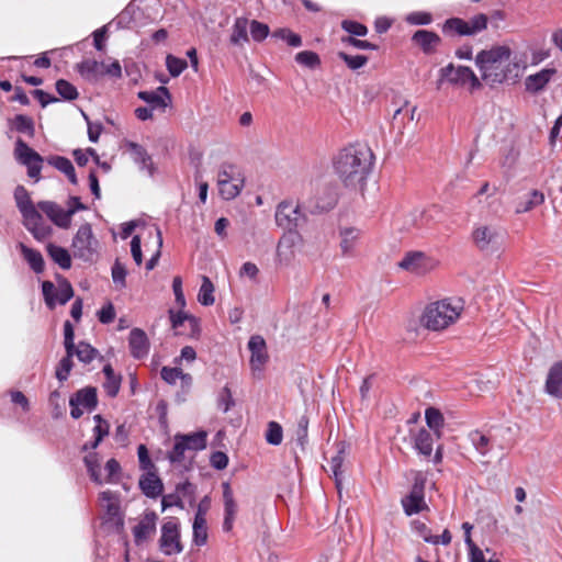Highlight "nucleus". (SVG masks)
Listing matches in <instances>:
<instances>
[{
	"label": "nucleus",
	"instance_id": "1",
	"mask_svg": "<svg viewBox=\"0 0 562 562\" xmlns=\"http://www.w3.org/2000/svg\"><path fill=\"white\" fill-rule=\"evenodd\" d=\"M13 198L19 212L22 215V224L37 241H44L53 234V228L45 225L44 212L49 221L59 228L67 229L71 225V217L59 204L54 201H38L35 205L31 199L30 192L22 184L15 187Z\"/></svg>",
	"mask_w": 562,
	"mask_h": 562
},
{
	"label": "nucleus",
	"instance_id": "2",
	"mask_svg": "<svg viewBox=\"0 0 562 562\" xmlns=\"http://www.w3.org/2000/svg\"><path fill=\"white\" fill-rule=\"evenodd\" d=\"M373 153L368 146L350 145L334 158L335 173L346 188L363 187L372 168Z\"/></svg>",
	"mask_w": 562,
	"mask_h": 562
},
{
	"label": "nucleus",
	"instance_id": "3",
	"mask_svg": "<svg viewBox=\"0 0 562 562\" xmlns=\"http://www.w3.org/2000/svg\"><path fill=\"white\" fill-rule=\"evenodd\" d=\"M510 55L507 46H495L476 55L475 64L487 85L493 87L518 78V65L510 61Z\"/></svg>",
	"mask_w": 562,
	"mask_h": 562
},
{
	"label": "nucleus",
	"instance_id": "4",
	"mask_svg": "<svg viewBox=\"0 0 562 562\" xmlns=\"http://www.w3.org/2000/svg\"><path fill=\"white\" fill-rule=\"evenodd\" d=\"M14 158L26 168L27 176L34 182H38L42 179L41 171L44 161L64 175L74 166L66 156L50 155L44 158L21 137H18L14 144Z\"/></svg>",
	"mask_w": 562,
	"mask_h": 562
},
{
	"label": "nucleus",
	"instance_id": "5",
	"mask_svg": "<svg viewBox=\"0 0 562 562\" xmlns=\"http://www.w3.org/2000/svg\"><path fill=\"white\" fill-rule=\"evenodd\" d=\"M276 224L285 231L283 239H286L291 245L302 241V236L299 229L307 223V216L302 211L301 204L293 205L291 201H281L276 209L274 213Z\"/></svg>",
	"mask_w": 562,
	"mask_h": 562
},
{
	"label": "nucleus",
	"instance_id": "6",
	"mask_svg": "<svg viewBox=\"0 0 562 562\" xmlns=\"http://www.w3.org/2000/svg\"><path fill=\"white\" fill-rule=\"evenodd\" d=\"M457 318V308L450 303V300H441L428 304L420 316V324L429 330H440L446 328Z\"/></svg>",
	"mask_w": 562,
	"mask_h": 562
},
{
	"label": "nucleus",
	"instance_id": "7",
	"mask_svg": "<svg viewBox=\"0 0 562 562\" xmlns=\"http://www.w3.org/2000/svg\"><path fill=\"white\" fill-rule=\"evenodd\" d=\"M58 288L49 280L41 282L42 295L48 310H54L57 305L67 304L75 295L74 288L68 279L60 273H55Z\"/></svg>",
	"mask_w": 562,
	"mask_h": 562
},
{
	"label": "nucleus",
	"instance_id": "8",
	"mask_svg": "<svg viewBox=\"0 0 562 562\" xmlns=\"http://www.w3.org/2000/svg\"><path fill=\"white\" fill-rule=\"evenodd\" d=\"M98 405V389L93 385L81 387L69 397L70 417L77 420L83 415L85 411L92 413Z\"/></svg>",
	"mask_w": 562,
	"mask_h": 562
},
{
	"label": "nucleus",
	"instance_id": "9",
	"mask_svg": "<svg viewBox=\"0 0 562 562\" xmlns=\"http://www.w3.org/2000/svg\"><path fill=\"white\" fill-rule=\"evenodd\" d=\"M425 485L426 479L420 474H417L414 477V482L408 494L402 497L401 504L406 516L411 517L417 515L427 508V504L425 502Z\"/></svg>",
	"mask_w": 562,
	"mask_h": 562
},
{
	"label": "nucleus",
	"instance_id": "10",
	"mask_svg": "<svg viewBox=\"0 0 562 562\" xmlns=\"http://www.w3.org/2000/svg\"><path fill=\"white\" fill-rule=\"evenodd\" d=\"M159 548L165 555L179 554L183 551L181 543L180 524L177 518H170L160 528Z\"/></svg>",
	"mask_w": 562,
	"mask_h": 562
},
{
	"label": "nucleus",
	"instance_id": "11",
	"mask_svg": "<svg viewBox=\"0 0 562 562\" xmlns=\"http://www.w3.org/2000/svg\"><path fill=\"white\" fill-rule=\"evenodd\" d=\"M92 240L94 237L91 225L89 223L80 225L72 238L74 256L83 261H90L94 252L91 247Z\"/></svg>",
	"mask_w": 562,
	"mask_h": 562
},
{
	"label": "nucleus",
	"instance_id": "12",
	"mask_svg": "<svg viewBox=\"0 0 562 562\" xmlns=\"http://www.w3.org/2000/svg\"><path fill=\"white\" fill-rule=\"evenodd\" d=\"M397 266L402 270L423 276L431 269V260L424 251L411 250L405 252Z\"/></svg>",
	"mask_w": 562,
	"mask_h": 562
},
{
	"label": "nucleus",
	"instance_id": "13",
	"mask_svg": "<svg viewBox=\"0 0 562 562\" xmlns=\"http://www.w3.org/2000/svg\"><path fill=\"white\" fill-rule=\"evenodd\" d=\"M125 147L130 151L134 164L138 166L139 170L147 171L149 177H154L157 172V167L147 149L143 145L133 140H126Z\"/></svg>",
	"mask_w": 562,
	"mask_h": 562
},
{
	"label": "nucleus",
	"instance_id": "14",
	"mask_svg": "<svg viewBox=\"0 0 562 562\" xmlns=\"http://www.w3.org/2000/svg\"><path fill=\"white\" fill-rule=\"evenodd\" d=\"M222 495L224 506V518L222 524V530L224 532H231L234 527V521L237 514V503L234 498L233 490L229 481L222 483Z\"/></svg>",
	"mask_w": 562,
	"mask_h": 562
},
{
	"label": "nucleus",
	"instance_id": "15",
	"mask_svg": "<svg viewBox=\"0 0 562 562\" xmlns=\"http://www.w3.org/2000/svg\"><path fill=\"white\" fill-rule=\"evenodd\" d=\"M128 348L131 356L136 360L146 358L150 350V341L146 331L134 327L128 334Z\"/></svg>",
	"mask_w": 562,
	"mask_h": 562
},
{
	"label": "nucleus",
	"instance_id": "16",
	"mask_svg": "<svg viewBox=\"0 0 562 562\" xmlns=\"http://www.w3.org/2000/svg\"><path fill=\"white\" fill-rule=\"evenodd\" d=\"M137 98L148 104L153 109H162L171 104L172 97L167 87L159 86L155 91L140 90L137 92Z\"/></svg>",
	"mask_w": 562,
	"mask_h": 562
},
{
	"label": "nucleus",
	"instance_id": "17",
	"mask_svg": "<svg viewBox=\"0 0 562 562\" xmlns=\"http://www.w3.org/2000/svg\"><path fill=\"white\" fill-rule=\"evenodd\" d=\"M138 487L143 495L150 499L158 498L164 492V483L157 471L142 474Z\"/></svg>",
	"mask_w": 562,
	"mask_h": 562
},
{
	"label": "nucleus",
	"instance_id": "18",
	"mask_svg": "<svg viewBox=\"0 0 562 562\" xmlns=\"http://www.w3.org/2000/svg\"><path fill=\"white\" fill-rule=\"evenodd\" d=\"M247 347L248 350L250 351L249 362L254 370L259 369L260 366L267 363L269 356L267 352V344L262 336H250Z\"/></svg>",
	"mask_w": 562,
	"mask_h": 562
},
{
	"label": "nucleus",
	"instance_id": "19",
	"mask_svg": "<svg viewBox=\"0 0 562 562\" xmlns=\"http://www.w3.org/2000/svg\"><path fill=\"white\" fill-rule=\"evenodd\" d=\"M555 68H543L540 71L529 75L525 79V90L531 94H537L544 90L548 83L555 76Z\"/></svg>",
	"mask_w": 562,
	"mask_h": 562
},
{
	"label": "nucleus",
	"instance_id": "20",
	"mask_svg": "<svg viewBox=\"0 0 562 562\" xmlns=\"http://www.w3.org/2000/svg\"><path fill=\"white\" fill-rule=\"evenodd\" d=\"M411 41L414 45L418 46L425 55H430L436 50L441 38L435 31L419 29L413 33Z\"/></svg>",
	"mask_w": 562,
	"mask_h": 562
},
{
	"label": "nucleus",
	"instance_id": "21",
	"mask_svg": "<svg viewBox=\"0 0 562 562\" xmlns=\"http://www.w3.org/2000/svg\"><path fill=\"white\" fill-rule=\"evenodd\" d=\"M157 514L154 510H146L144 518L133 528L134 542L139 546L156 531Z\"/></svg>",
	"mask_w": 562,
	"mask_h": 562
},
{
	"label": "nucleus",
	"instance_id": "22",
	"mask_svg": "<svg viewBox=\"0 0 562 562\" xmlns=\"http://www.w3.org/2000/svg\"><path fill=\"white\" fill-rule=\"evenodd\" d=\"M472 238L481 251H487L498 243L499 232L491 226H480L473 231Z\"/></svg>",
	"mask_w": 562,
	"mask_h": 562
},
{
	"label": "nucleus",
	"instance_id": "23",
	"mask_svg": "<svg viewBox=\"0 0 562 562\" xmlns=\"http://www.w3.org/2000/svg\"><path fill=\"white\" fill-rule=\"evenodd\" d=\"M140 15L139 8L135 5V2H128L127 5L110 22L114 30L132 29L136 25V21Z\"/></svg>",
	"mask_w": 562,
	"mask_h": 562
},
{
	"label": "nucleus",
	"instance_id": "24",
	"mask_svg": "<svg viewBox=\"0 0 562 562\" xmlns=\"http://www.w3.org/2000/svg\"><path fill=\"white\" fill-rule=\"evenodd\" d=\"M544 390L550 396L562 400V360L550 367Z\"/></svg>",
	"mask_w": 562,
	"mask_h": 562
},
{
	"label": "nucleus",
	"instance_id": "25",
	"mask_svg": "<svg viewBox=\"0 0 562 562\" xmlns=\"http://www.w3.org/2000/svg\"><path fill=\"white\" fill-rule=\"evenodd\" d=\"M16 248L34 273L41 274L44 272L45 260L42 252L38 249L29 247L22 241H19L16 244Z\"/></svg>",
	"mask_w": 562,
	"mask_h": 562
},
{
	"label": "nucleus",
	"instance_id": "26",
	"mask_svg": "<svg viewBox=\"0 0 562 562\" xmlns=\"http://www.w3.org/2000/svg\"><path fill=\"white\" fill-rule=\"evenodd\" d=\"M9 131L23 134L30 138L35 136V123L27 114L19 113L7 120Z\"/></svg>",
	"mask_w": 562,
	"mask_h": 562
},
{
	"label": "nucleus",
	"instance_id": "27",
	"mask_svg": "<svg viewBox=\"0 0 562 562\" xmlns=\"http://www.w3.org/2000/svg\"><path fill=\"white\" fill-rule=\"evenodd\" d=\"M47 256L63 270H69L72 266V259L69 250L55 243H47L45 246Z\"/></svg>",
	"mask_w": 562,
	"mask_h": 562
},
{
	"label": "nucleus",
	"instance_id": "28",
	"mask_svg": "<svg viewBox=\"0 0 562 562\" xmlns=\"http://www.w3.org/2000/svg\"><path fill=\"white\" fill-rule=\"evenodd\" d=\"M103 61L95 59H82L76 64V71L87 81L95 82L102 77Z\"/></svg>",
	"mask_w": 562,
	"mask_h": 562
},
{
	"label": "nucleus",
	"instance_id": "29",
	"mask_svg": "<svg viewBox=\"0 0 562 562\" xmlns=\"http://www.w3.org/2000/svg\"><path fill=\"white\" fill-rule=\"evenodd\" d=\"M178 438L182 440L189 451H202L207 447V431L198 429L191 432H177Z\"/></svg>",
	"mask_w": 562,
	"mask_h": 562
},
{
	"label": "nucleus",
	"instance_id": "30",
	"mask_svg": "<svg viewBox=\"0 0 562 562\" xmlns=\"http://www.w3.org/2000/svg\"><path fill=\"white\" fill-rule=\"evenodd\" d=\"M102 373L105 378V381L103 382L102 386L106 395L111 398L116 397L120 392L123 380L122 374L116 373L110 362L103 366Z\"/></svg>",
	"mask_w": 562,
	"mask_h": 562
},
{
	"label": "nucleus",
	"instance_id": "31",
	"mask_svg": "<svg viewBox=\"0 0 562 562\" xmlns=\"http://www.w3.org/2000/svg\"><path fill=\"white\" fill-rule=\"evenodd\" d=\"M348 443L345 440L337 442V452L336 454L330 459V469L333 472V477L335 482V486L338 491L341 488L342 483V464L345 460L346 450L348 448Z\"/></svg>",
	"mask_w": 562,
	"mask_h": 562
},
{
	"label": "nucleus",
	"instance_id": "32",
	"mask_svg": "<svg viewBox=\"0 0 562 562\" xmlns=\"http://www.w3.org/2000/svg\"><path fill=\"white\" fill-rule=\"evenodd\" d=\"M82 462L87 469V473L89 475V479L91 482H93L95 485H103L104 480L102 477L101 473V456L99 452H90L87 453Z\"/></svg>",
	"mask_w": 562,
	"mask_h": 562
},
{
	"label": "nucleus",
	"instance_id": "33",
	"mask_svg": "<svg viewBox=\"0 0 562 562\" xmlns=\"http://www.w3.org/2000/svg\"><path fill=\"white\" fill-rule=\"evenodd\" d=\"M487 16L483 13L475 14L470 20L459 19V36L474 35L486 29Z\"/></svg>",
	"mask_w": 562,
	"mask_h": 562
},
{
	"label": "nucleus",
	"instance_id": "34",
	"mask_svg": "<svg viewBox=\"0 0 562 562\" xmlns=\"http://www.w3.org/2000/svg\"><path fill=\"white\" fill-rule=\"evenodd\" d=\"M413 448L418 454L429 458L434 450V439L429 430L420 428L414 436Z\"/></svg>",
	"mask_w": 562,
	"mask_h": 562
},
{
	"label": "nucleus",
	"instance_id": "35",
	"mask_svg": "<svg viewBox=\"0 0 562 562\" xmlns=\"http://www.w3.org/2000/svg\"><path fill=\"white\" fill-rule=\"evenodd\" d=\"M360 236V229L357 227H340L339 228V237H340V249L342 256H349L353 250L356 243Z\"/></svg>",
	"mask_w": 562,
	"mask_h": 562
},
{
	"label": "nucleus",
	"instance_id": "36",
	"mask_svg": "<svg viewBox=\"0 0 562 562\" xmlns=\"http://www.w3.org/2000/svg\"><path fill=\"white\" fill-rule=\"evenodd\" d=\"M425 420L429 430L434 431V435L439 439L445 425V418L440 409L435 406H428L425 409Z\"/></svg>",
	"mask_w": 562,
	"mask_h": 562
},
{
	"label": "nucleus",
	"instance_id": "37",
	"mask_svg": "<svg viewBox=\"0 0 562 562\" xmlns=\"http://www.w3.org/2000/svg\"><path fill=\"white\" fill-rule=\"evenodd\" d=\"M271 37L276 40H281L284 43H286L288 46L293 48H297L303 45L302 36L289 27L276 29L274 31H272Z\"/></svg>",
	"mask_w": 562,
	"mask_h": 562
},
{
	"label": "nucleus",
	"instance_id": "38",
	"mask_svg": "<svg viewBox=\"0 0 562 562\" xmlns=\"http://www.w3.org/2000/svg\"><path fill=\"white\" fill-rule=\"evenodd\" d=\"M338 202L336 193L331 190H325L323 195L316 199L315 205L310 210L312 214H319L329 212L333 210Z\"/></svg>",
	"mask_w": 562,
	"mask_h": 562
},
{
	"label": "nucleus",
	"instance_id": "39",
	"mask_svg": "<svg viewBox=\"0 0 562 562\" xmlns=\"http://www.w3.org/2000/svg\"><path fill=\"white\" fill-rule=\"evenodd\" d=\"M72 351L74 357L76 356L78 360L85 364L91 363L99 355V350L97 348L83 340L79 341L78 345H75Z\"/></svg>",
	"mask_w": 562,
	"mask_h": 562
},
{
	"label": "nucleus",
	"instance_id": "40",
	"mask_svg": "<svg viewBox=\"0 0 562 562\" xmlns=\"http://www.w3.org/2000/svg\"><path fill=\"white\" fill-rule=\"evenodd\" d=\"M55 89L59 95V101L71 102L77 100L79 97L77 87L64 78L56 80Z\"/></svg>",
	"mask_w": 562,
	"mask_h": 562
},
{
	"label": "nucleus",
	"instance_id": "41",
	"mask_svg": "<svg viewBox=\"0 0 562 562\" xmlns=\"http://www.w3.org/2000/svg\"><path fill=\"white\" fill-rule=\"evenodd\" d=\"M66 355L58 361L56 369H55V378L60 382L64 383L68 380L70 372L74 368V351L72 350H65Z\"/></svg>",
	"mask_w": 562,
	"mask_h": 562
},
{
	"label": "nucleus",
	"instance_id": "42",
	"mask_svg": "<svg viewBox=\"0 0 562 562\" xmlns=\"http://www.w3.org/2000/svg\"><path fill=\"white\" fill-rule=\"evenodd\" d=\"M189 452L187 446L182 442L178 435H173V445L170 450L167 451L166 459L170 464H180L186 460V452Z\"/></svg>",
	"mask_w": 562,
	"mask_h": 562
},
{
	"label": "nucleus",
	"instance_id": "43",
	"mask_svg": "<svg viewBox=\"0 0 562 562\" xmlns=\"http://www.w3.org/2000/svg\"><path fill=\"white\" fill-rule=\"evenodd\" d=\"M337 57L341 61H344L346 67L348 69H350L351 71L360 70L369 61V57L367 55H362V54L351 55V54H348V53L342 52V50L337 53Z\"/></svg>",
	"mask_w": 562,
	"mask_h": 562
},
{
	"label": "nucleus",
	"instance_id": "44",
	"mask_svg": "<svg viewBox=\"0 0 562 562\" xmlns=\"http://www.w3.org/2000/svg\"><path fill=\"white\" fill-rule=\"evenodd\" d=\"M214 285L211 279L206 276L202 277V283L198 293V302L202 306H211L215 302Z\"/></svg>",
	"mask_w": 562,
	"mask_h": 562
},
{
	"label": "nucleus",
	"instance_id": "45",
	"mask_svg": "<svg viewBox=\"0 0 562 562\" xmlns=\"http://www.w3.org/2000/svg\"><path fill=\"white\" fill-rule=\"evenodd\" d=\"M217 186L221 196L226 201H231L240 194L244 188V179L238 182L224 180V182H217Z\"/></svg>",
	"mask_w": 562,
	"mask_h": 562
},
{
	"label": "nucleus",
	"instance_id": "46",
	"mask_svg": "<svg viewBox=\"0 0 562 562\" xmlns=\"http://www.w3.org/2000/svg\"><path fill=\"white\" fill-rule=\"evenodd\" d=\"M543 202H544V194L541 191L535 189V190L530 191L527 200L520 201L517 204L516 213H518V214L527 213V212L533 210L535 207L541 205Z\"/></svg>",
	"mask_w": 562,
	"mask_h": 562
},
{
	"label": "nucleus",
	"instance_id": "47",
	"mask_svg": "<svg viewBox=\"0 0 562 562\" xmlns=\"http://www.w3.org/2000/svg\"><path fill=\"white\" fill-rule=\"evenodd\" d=\"M340 27L344 32L348 33V36L364 37L369 33L368 26L352 19H344L340 23Z\"/></svg>",
	"mask_w": 562,
	"mask_h": 562
},
{
	"label": "nucleus",
	"instance_id": "48",
	"mask_svg": "<svg viewBox=\"0 0 562 562\" xmlns=\"http://www.w3.org/2000/svg\"><path fill=\"white\" fill-rule=\"evenodd\" d=\"M294 60L299 65L306 67L308 69H312V70L316 69L322 64L319 55L316 52L310 50V49L301 50V52L296 53Z\"/></svg>",
	"mask_w": 562,
	"mask_h": 562
},
{
	"label": "nucleus",
	"instance_id": "49",
	"mask_svg": "<svg viewBox=\"0 0 562 562\" xmlns=\"http://www.w3.org/2000/svg\"><path fill=\"white\" fill-rule=\"evenodd\" d=\"M459 86H468L471 92L481 88V81L473 70L465 66H459Z\"/></svg>",
	"mask_w": 562,
	"mask_h": 562
},
{
	"label": "nucleus",
	"instance_id": "50",
	"mask_svg": "<svg viewBox=\"0 0 562 562\" xmlns=\"http://www.w3.org/2000/svg\"><path fill=\"white\" fill-rule=\"evenodd\" d=\"M165 64L172 78L179 77L189 66L187 59L175 56L173 54H167Z\"/></svg>",
	"mask_w": 562,
	"mask_h": 562
},
{
	"label": "nucleus",
	"instance_id": "51",
	"mask_svg": "<svg viewBox=\"0 0 562 562\" xmlns=\"http://www.w3.org/2000/svg\"><path fill=\"white\" fill-rule=\"evenodd\" d=\"M247 25L248 21L246 18H237L235 20L229 38L233 45H237L240 42H248Z\"/></svg>",
	"mask_w": 562,
	"mask_h": 562
},
{
	"label": "nucleus",
	"instance_id": "52",
	"mask_svg": "<svg viewBox=\"0 0 562 562\" xmlns=\"http://www.w3.org/2000/svg\"><path fill=\"white\" fill-rule=\"evenodd\" d=\"M265 439L267 443L271 446H280L283 440V428L281 424L276 420L269 422L265 432Z\"/></svg>",
	"mask_w": 562,
	"mask_h": 562
},
{
	"label": "nucleus",
	"instance_id": "53",
	"mask_svg": "<svg viewBox=\"0 0 562 562\" xmlns=\"http://www.w3.org/2000/svg\"><path fill=\"white\" fill-rule=\"evenodd\" d=\"M469 439H470L471 443L473 445V447L475 448V450L480 454L485 456L490 452L491 440L487 436H485L481 431H479V430L471 431L469 434Z\"/></svg>",
	"mask_w": 562,
	"mask_h": 562
},
{
	"label": "nucleus",
	"instance_id": "54",
	"mask_svg": "<svg viewBox=\"0 0 562 562\" xmlns=\"http://www.w3.org/2000/svg\"><path fill=\"white\" fill-rule=\"evenodd\" d=\"M108 521H112L114 530L120 533L124 528V516L119 504L109 503L106 505Z\"/></svg>",
	"mask_w": 562,
	"mask_h": 562
},
{
	"label": "nucleus",
	"instance_id": "55",
	"mask_svg": "<svg viewBox=\"0 0 562 562\" xmlns=\"http://www.w3.org/2000/svg\"><path fill=\"white\" fill-rule=\"evenodd\" d=\"M249 32L252 41L257 43L263 42L272 33L267 23L258 20H252L249 23Z\"/></svg>",
	"mask_w": 562,
	"mask_h": 562
},
{
	"label": "nucleus",
	"instance_id": "56",
	"mask_svg": "<svg viewBox=\"0 0 562 562\" xmlns=\"http://www.w3.org/2000/svg\"><path fill=\"white\" fill-rule=\"evenodd\" d=\"M128 274L127 268L124 263L120 261L119 258H116L111 267V277L113 283L119 286L120 289H123L126 286V277Z\"/></svg>",
	"mask_w": 562,
	"mask_h": 562
},
{
	"label": "nucleus",
	"instance_id": "57",
	"mask_svg": "<svg viewBox=\"0 0 562 562\" xmlns=\"http://www.w3.org/2000/svg\"><path fill=\"white\" fill-rule=\"evenodd\" d=\"M404 21L409 25L425 26L432 23V14L428 11H413L405 15Z\"/></svg>",
	"mask_w": 562,
	"mask_h": 562
},
{
	"label": "nucleus",
	"instance_id": "58",
	"mask_svg": "<svg viewBox=\"0 0 562 562\" xmlns=\"http://www.w3.org/2000/svg\"><path fill=\"white\" fill-rule=\"evenodd\" d=\"M192 542L196 547H203L206 544V542H207V524H206V521L193 520Z\"/></svg>",
	"mask_w": 562,
	"mask_h": 562
},
{
	"label": "nucleus",
	"instance_id": "59",
	"mask_svg": "<svg viewBox=\"0 0 562 562\" xmlns=\"http://www.w3.org/2000/svg\"><path fill=\"white\" fill-rule=\"evenodd\" d=\"M235 406V400L228 384L224 385L217 395V408L228 413Z\"/></svg>",
	"mask_w": 562,
	"mask_h": 562
},
{
	"label": "nucleus",
	"instance_id": "60",
	"mask_svg": "<svg viewBox=\"0 0 562 562\" xmlns=\"http://www.w3.org/2000/svg\"><path fill=\"white\" fill-rule=\"evenodd\" d=\"M104 470L106 477L103 479L104 483L115 484L120 480L122 467L115 458H111L105 462Z\"/></svg>",
	"mask_w": 562,
	"mask_h": 562
},
{
	"label": "nucleus",
	"instance_id": "61",
	"mask_svg": "<svg viewBox=\"0 0 562 562\" xmlns=\"http://www.w3.org/2000/svg\"><path fill=\"white\" fill-rule=\"evenodd\" d=\"M308 424L310 419L307 415H302L297 420V427L295 430L296 445L302 449H304L308 442Z\"/></svg>",
	"mask_w": 562,
	"mask_h": 562
},
{
	"label": "nucleus",
	"instance_id": "62",
	"mask_svg": "<svg viewBox=\"0 0 562 562\" xmlns=\"http://www.w3.org/2000/svg\"><path fill=\"white\" fill-rule=\"evenodd\" d=\"M137 457H138V464L139 469L147 472H154L157 471L155 463L153 462L149 450L147 449L146 445L140 443L137 447Z\"/></svg>",
	"mask_w": 562,
	"mask_h": 562
},
{
	"label": "nucleus",
	"instance_id": "63",
	"mask_svg": "<svg viewBox=\"0 0 562 562\" xmlns=\"http://www.w3.org/2000/svg\"><path fill=\"white\" fill-rule=\"evenodd\" d=\"M110 29H113V27L111 25H109V23H108V24L102 25L101 27L94 30L91 33V36L93 38V46L98 52H103L105 49L106 41H108V32Z\"/></svg>",
	"mask_w": 562,
	"mask_h": 562
},
{
	"label": "nucleus",
	"instance_id": "64",
	"mask_svg": "<svg viewBox=\"0 0 562 562\" xmlns=\"http://www.w3.org/2000/svg\"><path fill=\"white\" fill-rule=\"evenodd\" d=\"M465 544L470 562H498V560H485L483 551L472 541L471 537H467Z\"/></svg>",
	"mask_w": 562,
	"mask_h": 562
}]
</instances>
